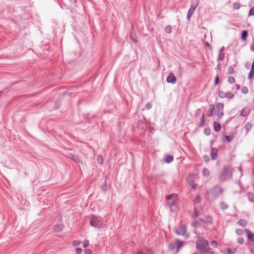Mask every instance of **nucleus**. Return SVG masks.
I'll return each mask as SVG.
<instances>
[{
	"label": "nucleus",
	"instance_id": "obj_1",
	"mask_svg": "<svg viewBox=\"0 0 254 254\" xmlns=\"http://www.w3.org/2000/svg\"><path fill=\"white\" fill-rule=\"evenodd\" d=\"M196 248L201 253L203 254H213L214 252L209 248L208 242L207 240L200 238L196 242Z\"/></svg>",
	"mask_w": 254,
	"mask_h": 254
},
{
	"label": "nucleus",
	"instance_id": "obj_2",
	"mask_svg": "<svg viewBox=\"0 0 254 254\" xmlns=\"http://www.w3.org/2000/svg\"><path fill=\"white\" fill-rule=\"evenodd\" d=\"M233 168L231 166H224L219 176L220 182H223L232 177Z\"/></svg>",
	"mask_w": 254,
	"mask_h": 254
},
{
	"label": "nucleus",
	"instance_id": "obj_3",
	"mask_svg": "<svg viewBox=\"0 0 254 254\" xmlns=\"http://www.w3.org/2000/svg\"><path fill=\"white\" fill-rule=\"evenodd\" d=\"M166 198L168 200L167 204L170 207V210L172 212L177 211L178 210L177 195L172 193L167 195Z\"/></svg>",
	"mask_w": 254,
	"mask_h": 254
},
{
	"label": "nucleus",
	"instance_id": "obj_4",
	"mask_svg": "<svg viewBox=\"0 0 254 254\" xmlns=\"http://www.w3.org/2000/svg\"><path fill=\"white\" fill-rule=\"evenodd\" d=\"M90 224L95 228H101L103 224V220L100 217L92 215L91 216Z\"/></svg>",
	"mask_w": 254,
	"mask_h": 254
},
{
	"label": "nucleus",
	"instance_id": "obj_5",
	"mask_svg": "<svg viewBox=\"0 0 254 254\" xmlns=\"http://www.w3.org/2000/svg\"><path fill=\"white\" fill-rule=\"evenodd\" d=\"M199 0H192L190 7L188 11L187 14V19H189L193 14L196 7L198 6Z\"/></svg>",
	"mask_w": 254,
	"mask_h": 254
},
{
	"label": "nucleus",
	"instance_id": "obj_6",
	"mask_svg": "<svg viewBox=\"0 0 254 254\" xmlns=\"http://www.w3.org/2000/svg\"><path fill=\"white\" fill-rule=\"evenodd\" d=\"M223 192V189L219 186L214 187L211 190V193L215 198L218 197Z\"/></svg>",
	"mask_w": 254,
	"mask_h": 254
},
{
	"label": "nucleus",
	"instance_id": "obj_7",
	"mask_svg": "<svg viewBox=\"0 0 254 254\" xmlns=\"http://www.w3.org/2000/svg\"><path fill=\"white\" fill-rule=\"evenodd\" d=\"M187 231V228L185 225H182L175 230V232L180 235H184Z\"/></svg>",
	"mask_w": 254,
	"mask_h": 254
},
{
	"label": "nucleus",
	"instance_id": "obj_8",
	"mask_svg": "<svg viewBox=\"0 0 254 254\" xmlns=\"http://www.w3.org/2000/svg\"><path fill=\"white\" fill-rule=\"evenodd\" d=\"M245 231L247 234L248 240L254 243V234L247 229H245Z\"/></svg>",
	"mask_w": 254,
	"mask_h": 254
},
{
	"label": "nucleus",
	"instance_id": "obj_9",
	"mask_svg": "<svg viewBox=\"0 0 254 254\" xmlns=\"http://www.w3.org/2000/svg\"><path fill=\"white\" fill-rule=\"evenodd\" d=\"M167 81L168 83L174 84L176 81V77L173 73H170L167 77Z\"/></svg>",
	"mask_w": 254,
	"mask_h": 254
},
{
	"label": "nucleus",
	"instance_id": "obj_10",
	"mask_svg": "<svg viewBox=\"0 0 254 254\" xmlns=\"http://www.w3.org/2000/svg\"><path fill=\"white\" fill-rule=\"evenodd\" d=\"M218 150L215 148H212L211 150V158L212 160H215L217 157Z\"/></svg>",
	"mask_w": 254,
	"mask_h": 254
},
{
	"label": "nucleus",
	"instance_id": "obj_11",
	"mask_svg": "<svg viewBox=\"0 0 254 254\" xmlns=\"http://www.w3.org/2000/svg\"><path fill=\"white\" fill-rule=\"evenodd\" d=\"M130 39L132 42H133L135 43H136L138 42L135 32L133 31L132 30H131L130 33Z\"/></svg>",
	"mask_w": 254,
	"mask_h": 254
},
{
	"label": "nucleus",
	"instance_id": "obj_12",
	"mask_svg": "<svg viewBox=\"0 0 254 254\" xmlns=\"http://www.w3.org/2000/svg\"><path fill=\"white\" fill-rule=\"evenodd\" d=\"M184 243L179 240L177 239L175 241V246L177 248L178 252L184 246Z\"/></svg>",
	"mask_w": 254,
	"mask_h": 254
},
{
	"label": "nucleus",
	"instance_id": "obj_13",
	"mask_svg": "<svg viewBox=\"0 0 254 254\" xmlns=\"http://www.w3.org/2000/svg\"><path fill=\"white\" fill-rule=\"evenodd\" d=\"M173 157L171 155H166L164 157V161L167 163H170L173 161Z\"/></svg>",
	"mask_w": 254,
	"mask_h": 254
},
{
	"label": "nucleus",
	"instance_id": "obj_14",
	"mask_svg": "<svg viewBox=\"0 0 254 254\" xmlns=\"http://www.w3.org/2000/svg\"><path fill=\"white\" fill-rule=\"evenodd\" d=\"M192 176H190L188 178V183L190 185V186L193 188L195 189L196 187V184H195L192 181L190 180L191 178H192Z\"/></svg>",
	"mask_w": 254,
	"mask_h": 254
},
{
	"label": "nucleus",
	"instance_id": "obj_15",
	"mask_svg": "<svg viewBox=\"0 0 254 254\" xmlns=\"http://www.w3.org/2000/svg\"><path fill=\"white\" fill-rule=\"evenodd\" d=\"M213 124H214V130L216 132L220 131L221 130V125L217 122H214Z\"/></svg>",
	"mask_w": 254,
	"mask_h": 254
},
{
	"label": "nucleus",
	"instance_id": "obj_16",
	"mask_svg": "<svg viewBox=\"0 0 254 254\" xmlns=\"http://www.w3.org/2000/svg\"><path fill=\"white\" fill-rule=\"evenodd\" d=\"M250 113V110L248 108H244L241 113V115L243 117H246Z\"/></svg>",
	"mask_w": 254,
	"mask_h": 254
},
{
	"label": "nucleus",
	"instance_id": "obj_17",
	"mask_svg": "<svg viewBox=\"0 0 254 254\" xmlns=\"http://www.w3.org/2000/svg\"><path fill=\"white\" fill-rule=\"evenodd\" d=\"M254 75V62L252 63L251 69L248 75V78H251Z\"/></svg>",
	"mask_w": 254,
	"mask_h": 254
},
{
	"label": "nucleus",
	"instance_id": "obj_18",
	"mask_svg": "<svg viewBox=\"0 0 254 254\" xmlns=\"http://www.w3.org/2000/svg\"><path fill=\"white\" fill-rule=\"evenodd\" d=\"M238 224L241 226L245 227L247 224V222L245 219H241L238 221Z\"/></svg>",
	"mask_w": 254,
	"mask_h": 254
},
{
	"label": "nucleus",
	"instance_id": "obj_19",
	"mask_svg": "<svg viewBox=\"0 0 254 254\" xmlns=\"http://www.w3.org/2000/svg\"><path fill=\"white\" fill-rule=\"evenodd\" d=\"M72 159L77 163L82 164L81 160L77 156L72 155L71 157Z\"/></svg>",
	"mask_w": 254,
	"mask_h": 254
},
{
	"label": "nucleus",
	"instance_id": "obj_20",
	"mask_svg": "<svg viewBox=\"0 0 254 254\" xmlns=\"http://www.w3.org/2000/svg\"><path fill=\"white\" fill-rule=\"evenodd\" d=\"M249 200L251 202H254V195L253 193L249 192L247 193Z\"/></svg>",
	"mask_w": 254,
	"mask_h": 254
},
{
	"label": "nucleus",
	"instance_id": "obj_21",
	"mask_svg": "<svg viewBox=\"0 0 254 254\" xmlns=\"http://www.w3.org/2000/svg\"><path fill=\"white\" fill-rule=\"evenodd\" d=\"M248 36V31L244 30L243 31L241 35V39L243 41H245Z\"/></svg>",
	"mask_w": 254,
	"mask_h": 254
},
{
	"label": "nucleus",
	"instance_id": "obj_22",
	"mask_svg": "<svg viewBox=\"0 0 254 254\" xmlns=\"http://www.w3.org/2000/svg\"><path fill=\"white\" fill-rule=\"evenodd\" d=\"M211 108L208 110V116L211 117L213 115L214 110V107L213 105H210Z\"/></svg>",
	"mask_w": 254,
	"mask_h": 254
},
{
	"label": "nucleus",
	"instance_id": "obj_23",
	"mask_svg": "<svg viewBox=\"0 0 254 254\" xmlns=\"http://www.w3.org/2000/svg\"><path fill=\"white\" fill-rule=\"evenodd\" d=\"M221 209L222 210L226 209L228 206L223 201H221L220 203Z\"/></svg>",
	"mask_w": 254,
	"mask_h": 254
},
{
	"label": "nucleus",
	"instance_id": "obj_24",
	"mask_svg": "<svg viewBox=\"0 0 254 254\" xmlns=\"http://www.w3.org/2000/svg\"><path fill=\"white\" fill-rule=\"evenodd\" d=\"M224 56H225V54L223 52H219V55L218 56L217 60L218 61L223 60Z\"/></svg>",
	"mask_w": 254,
	"mask_h": 254
},
{
	"label": "nucleus",
	"instance_id": "obj_25",
	"mask_svg": "<svg viewBox=\"0 0 254 254\" xmlns=\"http://www.w3.org/2000/svg\"><path fill=\"white\" fill-rule=\"evenodd\" d=\"M226 97L228 99H233L234 97V94L231 92L228 91L226 93Z\"/></svg>",
	"mask_w": 254,
	"mask_h": 254
},
{
	"label": "nucleus",
	"instance_id": "obj_26",
	"mask_svg": "<svg viewBox=\"0 0 254 254\" xmlns=\"http://www.w3.org/2000/svg\"><path fill=\"white\" fill-rule=\"evenodd\" d=\"M237 249H230L228 248L227 250V253L228 254H234L236 252Z\"/></svg>",
	"mask_w": 254,
	"mask_h": 254
},
{
	"label": "nucleus",
	"instance_id": "obj_27",
	"mask_svg": "<svg viewBox=\"0 0 254 254\" xmlns=\"http://www.w3.org/2000/svg\"><path fill=\"white\" fill-rule=\"evenodd\" d=\"M245 128L247 130V132H248L252 128V125L250 123H247L245 125Z\"/></svg>",
	"mask_w": 254,
	"mask_h": 254
},
{
	"label": "nucleus",
	"instance_id": "obj_28",
	"mask_svg": "<svg viewBox=\"0 0 254 254\" xmlns=\"http://www.w3.org/2000/svg\"><path fill=\"white\" fill-rule=\"evenodd\" d=\"M234 72V68L232 66H230L228 68V73L229 74H232Z\"/></svg>",
	"mask_w": 254,
	"mask_h": 254
},
{
	"label": "nucleus",
	"instance_id": "obj_29",
	"mask_svg": "<svg viewBox=\"0 0 254 254\" xmlns=\"http://www.w3.org/2000/svg\"><path fill=\"white\" fill-rule=\"evenodd\" d=\"M218 96L221 98H224L226 97V93L222 91H219L218 92Z\"/></svg>",
	"mask_w": 254,
	"mask_h": 254
},
{
	"label": "nucleus",
	"instance_id": "obj_30",
	"mask_svg": "<svg viewBox=\"0 0 254 254\" xmlns=\"http://www.w3.org/2000/svg\"><path fill=\"white\" fill-rule=\"evenodd\" d=\"M165 32L168 34H170L172 32V27L170 25H168L165 27Z\"/></svg>",
	"mask_w": 254,
	"mask_h": 254
},
{
	"label": "nucleus",
	"instance_id": "obj_31",
	"mask_svg": "<svg viewBox=\"0 0 254 254\" xmlns=\"http://www.w3.org/2000/svg\"><path fill=\"white\" fill-rule=\"evenodd\" d=\"M202 173L205 177H207L209 175V171L207 169L204 168L202 171Z\"/></svg>",
	"mask_w": 254,
	"mask_h": 254
},
{
	"label": "nucleus",
	"instance_id": "obj_32",
	"mask_svg": "<svg viewBox=\"0 0 254 254\" xmlns=\"http://www.w3.org/2000/svg\"><path fill=\"white\" fill-rule=\"evenodd\" d=\"M224 105L222 103H219L216 104V108L218 110H222L223 109Z\"/></svg>",
	"mask_w": 254,
	"mask_h": 254
},
{
	"label": "nucleus",
	"instance_id": "obj_33",
	"mask_svg": "<svg viewBox=\"0 0 254 254\" xmlns=\"http://www.w3.org/2000/svg\"><path fill=\"white\" fill-rule=\"evenodd\" d=\"M233 8L239 9L240 7V4L239 2H235L233 5Z\"/></svg>",
	"mask_w": 254,
	"mask_h": 254
},
{
	"label": "nucleus",
	"instance_id": "obj_34",
	"mask_svg": "<svg viewBox=\"0 0 254 254\" xmlns=\"http://www.w3.org/2000/svg\"><path fill=\"white\" fill-rule=\"evenodd\" d=\"M228 81L230 84H233L235 82V79L234 77L230 76L228 78Z\"/></svg>",
	"mask_w": 254,
	"mask_h": 254
},
{
	"label": "nucleus",
	"instance_id": "obj_35",
	"mask_svg": "<svg viewBox=\"0 0 254 254\" xmlns=\"http://www.w3.org/2000/svg\"><path fill=\"white\" fill-rule=\"evenodd\" d=\"M201 201V198L200 196L198 195H196L195 196V199H194V203H199Z\"/></svg>",
	"mask_w": 254,
	"mask_h": 254
},
{
	"label": "nucleus",
	"instance_id": "obj_36",
	"mask_svg": "<svg viewBox=\"0 0 254 254\" xmlns=\"http://www.w3.org/2000/svg\"><path fill=\"white\" fill-rule=\"evenodd\" d=\"M241 91L244 94H247L248 93V91H249V90H248V88L247 87H243L242 89H241Z\"/></svg>",
	"mask_w": 254,
	"mask_h": 254
},
{
	"label": "nucleus",
	"instance_id": "obj_37",
	"mask_svg": "<svg viewBox=\"0 0 254 254\" xmlns=\"http://www.w3.org/2000/svg\"><path fill=\"white\" fill-rule=\"evenodd\" d=\"M236 233L239 236L243 235L244 231L242 229H238L236 230Z\"/></svg>",
	"mask_w": 254,
	"mask_h": 254
},
{
	"label": "nucleus",
	"instance_id": "obj_38",
	"mask_svg": "<svg viewBox=\"0 0 254 254\" xmlns=\"http://www.w3.org/2000/svg\"><path fill=\"white\" fill-rule=\"evenodd\" d=\"M254 15V6L251 8L249 12V16Z\"/></svg>",
	"mask_w": 254,
	"mask_h": 254
},
{
	"label": "nucleus",
	"instance_id": "obj_39",
	"mask_svg": "<svg viewBox=\"0 0 254 254\" xmlns=\"http://www.w3.org/2000/svg\"><path fill=\"white\" fill-rule=\"evenodd\" d=\"M204 115L203 114L201 117V122L199 125V126L200 127L203 126L204 125Z\"/></svg>",
	"mask_w": 254,
	"mask_h": 254
},
{
	"label": "nucleus",
	"instance_id": "obj_40",
	"mask_svg": "<svg viewBox=\"0 0 254 254\" xmlns=\"http://www.w3.org/2000/svg\"><path fill=\"white\" fill-rule=\"evenodd\" d=\"M211 246L213 248H217V243L216 241H213L211 242Z\"/></svg>",
	"mask_w": 254,
	"mask_h": 254
},
{
	"label": "nucleus",
	"instance_id": "obj_41",
	"mask_svg": "<svg viewBox=\"0 0 254 254\" xmlns=\"http://www.w3.org/2000/svg\"><path fill=\"white\" fill-rule=\"evenodd\" d=\"M225 138L227 139V141H228V142H231V141L232 140L233 138V136H232V137H231V136H229V135H225Z\"/></svg>",
	"mask_w": 254,
	"mask_h": 254
},
{
	"label": "nucleus",
	"instance_id": "obj_42",
	"mask_svg": "<svg viewBox=\"0 0 254 254\" xmlns=\"http://www.w3.org/2000/svg\"><path fill=\"white\" fill-rule=\"evenodd\" d=\"M237 242L240 245H242L244 243V239L243 238H239L237 239Z\"/></svg>",
	"mask_w": 254,
	"mask_h": 254
},
{
	"label": "nucleus",
	"instance_id": "obj_43",
	"mask_svg": "<svg viewBox=\"0 0 254 254\" xmlns=\"http://www.w3.org/2000/svg\"><path fill=\"white\" fill-rule=\"evenodd\" d=\"M152 107V105L150 103H147L146 104L145 108L146 109L149 110Z\"/></svg>",
	"mask_w": 254,
	"mask_h": 254
},
{
	"label": "nucleus",
	"instance_id": "obj_44",
	"mask_svg": "<svg viewBox=\"0 0 254 254\" xmlns=\"http://www.w3.org/2000/svg\"><path fill=\"white\" fill-rule=\"evenodd\" d=\"M203 159L205 162H208L209 161V157L207 155H204L203 156Z\"/></svg>",
	"mask_w": 254,
	"mask_h": 254
},
{
	"label": "nucleus",
	"instance_id": "obj_45",
	"mask_svg": "<svg viewBox=\"0 0 254 254\" xmlns=\"http://www.w3.org/2000/svg\"><path fill=\"white\" fill-rule=\"evenodd\" d=\"M89 244V242L88 240H85L84 242V243H83V247L84 248H86L88 246Z\"/></svg>",
	"mask_w": 254,
	"mask_h": 254
},
{
	"label": "nucleus",
	"instance_id": "obj_46",
	"mask_svg": "<svg viewBox=\"0 0 254 254\" xmlns=\"http://www.w3.org/2000/svg\"><path fill=\"white\" fill-rule=\"evenodd\" d=\"M176 246H175V244H171L169 245V249L170 250H173V249L175 248Z\"/></svg>",
	"mask_w": 254,
	"mask_h": 254
},
{
	"label": "nucleus",
	"instance_id": "obj_47",
	"mask_svg": "<svg viewBox=\"0 0 254 254\" xmlns=\"http://www.w3.org/2000/svg\"><path fill=\"white\" fill-rule=\"evenodd\" d=\"M75 252L77 254H80L82 252V249L79 248H76Z\"/></svg>",
	"mask_w": 254,
	"mask_h": 254
},
{
	"label": "nucleus",
	"instance_id": "obj_48",
	"mask_svg": "<svg viewBox=\"0 0 254 254\" xmlns=\"http://www.w3.org/2000/svg\"><path fill=\"white\" fill-rule=\"evenodd\" d=\"M219 80V77L218 75H217L215 78V84L216 85L218 84Z\"/></svg>",
	"mask_w": 254,
	"mask_h": 254
},
{
	"label": "nucleus",
	"instance_id": "obj_49",
	"mask_svg": "<svg viewBox=\"0 0 254 254\" xmlns=\"http://www.w3.org/2000/svg\"><path fill=\"white\" fill-rule=\"evenodd\" d=\"M204 133L206 135H209L210 133V130L209 129H204Z\"/></svg>",
	"mask_w": 254,
	"mask_h": 254
},
{
	"label": "nucleus",
	"instance_id": "obj_50",
	"mask_svg": "<svg viewBox=\"0 0 254 254\" xmlns=\"http://www.w3.org/2000/svg\"><path fill=\"white\" fill-rule=\"evenodd\" d=\"M84 252H85V254H91V251L89 249L85 250Z\"/></svg>",
	"mask_w": 254,
	"mask_h": 254
},
{
	"label": "nucleus",
	"instance_id": "obj_51",
	"mask_svg": "<svg viewBox=\"0 0 254 254\" xmlns=\"http://www.w3.org/2000/svg\"><path fill=\"white\" fill-rule=\"evenodd\" d=\"M223 115V113L222 112V111H219L218 112V116L219 118H221Z\"/></svg>",
	"mask_w": 254,
	"mask_h": 254
},
{
	"label": "nucleus",
	"instance_id": "obj_52",
	"mask_svg": "<svg viewBox=\"0 0 254 254\" xmlns=\"http://www.w3.org/2000/svg\"><path fill=\"white\" fill-rule=\"evenodd\" d=\"M205 45L209 47L210 50H212V46L208 42H205Z\"/></svg>",
	"mask_w": 254,
	"mask_h": 254
},
{
	"label": "nucleus",
	"instance_id": "obj_53",
	"mask_svg": "<svg viewBox=\"0 0 254 254\" xmlns=\"http://www.w3.org/2000/svg\"><path fill=\"white\" fill-rule=\"evenodd\" d=\"M98 162H99V163H100V164L102 163V158H100V157L99 156V157H98Z\"/></svg>",
	"mask_w": 254,
	"mask_h": 254
},
{
	"label": "nucleus",
	"instance_id": "obj_54",
	"mask_svg": "<svg viewBox=\"0 0 254 254\" xmlns=\"http://www.w3.org/2000/svg\"><path fill=\"white\" fill-rule=\"evenodd\" d=\"M194 216L196 217H197L198 216V213L196 210H195L194 211Z\"/></svg>",
	"mask_w": 254,
	"mask_h": 254
},
{
	"label": "nucleus",
	"instance_id": "obj_55",
	"mask_svg": "<svg viewBox=\"0 0 254 254\" xmlns=\"http://www.w3.org/2000/svg\"><path fill=\"white\" fill-rule=\"evenodd\" d=\"M224 50V47H222L219 50V52H223Z\"/></svg>",
	"mask_w": 254,
	"mask_h": 254
},
{
	"label": "nucleus",
	"instance_id": "obj_56",
	"mask_svg": "<svg viewBox=\"0 0 254 254\" xmlns=\"http://www.w3.org/2000/svg\"><path fill=\"white\" fill-rule=\"evenodd\" d=\"M236 87L237 90H239L240 89V86L238 84H236Z\"/></svg>",
	"mask_w": 254,
	"mask_h": 254
},
{
	"label": "nucleus",
	"instance_id": "obj_57",
	"mask_svg": "<svg viewBox=\"0 0 254 254\" xmlns=\"http://www.w3.org/2000/svg\"><path fill=\"white\" fill-rule=\"evenodd\" d=\"M63 228V226H60L59 229H58V231H61Z\"/></svg>",
	"mask_w": 254,
	"mask_h": 254
},
{
	"label": "nucleus",
	"instance_id": "obj_58",
	"mask_svg": "<svg viewBox=\"0 0 254 254\" xmlns=\"http://www.w3.org/2000/svg\"><path fill=\"white\" fill-rule=\"evenodd\" d=\"M79 242H77V243H76V242H75L74 243V246H76V245H79Z\"/></svg>",
	"mask_w": 254,
	"mask_h": 254
},
{
	"label": "nucleus",
	"instance_id": "obj_59",
	"mask_svg": "<svg viewBox=\"0 0 254 254\" xmlns=\"http://www.w3.org/2000/svg\"><path fill=\"white\" fill-rule=\"evenodd\" d=\"M193 226H194V227H196V226H197V223H196V222H195V223H193Z\"/></svg>",
	"mask_w": 254,
	"mask_h": 254
},
{
	"label": "nucleus",
	"instance_id": "obj_60",
	"mask_svg": "<svg viewBox=\"0 0 254 254\" xmlns=\"http://www.w3.org/2000/svg\"><path fill=\"white\" fill-rule=\"evenodd\" d=\"M2 93H3V92L2 91H0V97L1 96Z\"/></svg>",
	"mask_w": 254,
	"mask_h": 254
},
{
	"label": "nucleus",
	"instance_id": "obj_61",
	"mask_svg": "<svg viewBox=\"0 0 254 254\" xmlns=\"http://www.w3.org/2000/svg\"><path fill=\"white\" fill-rule=\"evenodd\" d=\"M198 254V253L196 252V253H195L194 254Z\"/></svg>",
	"mask_w": 254,
	"mask_h": 254
},
{
	"label": "nucleus",
	"instance_id": "obj_62",
	"mask_svg": "<svg viewBox=\"0 0 254 254\" xmlns=\"http://www.w3.org/2000/svg\"><path fill=\"white\" fill-rule=\"evenodd\" d=\"M55 230H56V231H58V229H56V228H55Z\"/></svg>",
	"mask_w": 254,
	"mask_h": 254
},
{
	"label": "nucleus",
	"instance_id": "obj_63",
	"mask_svg": "<svg viewBox=\"0 0 254 254\" xmlns=\"http://www.w3.org/2000/svg\"><path fill=\"white\" fill-rule=\"evenodd\" d=\"M253 254H254V251L253 252Z\"/></svg>",
	"mask_w": 254,
	"mask_h": 254
}]
</instances>
